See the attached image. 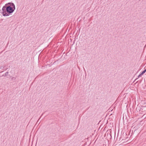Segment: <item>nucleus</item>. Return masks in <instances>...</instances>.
Here are the masks:
<instances>
[{
    "mask_svg": "<svg viewBox=\"0 0 146 146\" xmlns=\"http://www.w3.org/2000/svg\"><path fill=\"white\" fill-rule=\"evenodd\" d=\"M2 66H0V69H1L2 68Z\"/></svg>",
    "mask_w": 146,
    "mask_h": 146,
    "instance_id": "20e7f679",
    "label": "nucleus"
},
{
    "mask_svg": "<svg viewBox=\"0 0 146 146\" xmlns=\"http://www.w3.org/2000/svg\"><path fill=\"white\" fill-rule=\"evenodd\" d=\"M8 72H6V73H5V74L3 75V76H7V75L8 74Z\"/></svg>",
    "mask_w": 146,
    "mask_h": 146,
    "instance_id": "f03ea898",
    "label": "nucleus"
},
{
    "mask_svg": "<svg viewBox=\"0 0 146 146\" xmlns=\"http://www.w3.org/2000/svg\"><path fill=\"white\" fill-rule=\"evenodd\" d=\"M143 74H142V73H141L139 75L138 77H141Z\"/></svg>",
    "mask_w": 146,
    "mask_h": 146,
    "instance_id": "7ed1b4c3",
    "label": "nucleus"
},
{
    "mask_svg": "<svg viewBox=\"0 0 146 146\" xmlns=\"http://www.w3.org/2000/svg\"><path fill=\"white\" fill-rule=\"evenodd\" d=\"M15 9L14 4L13 3H9L3 7L1 12L3 16H7L13 12Z\"/></svg>",
    "mask_w": 146,
    "mask_h": 146,
    "instance_id": "f257e3e1",
    "label": "nucleus"
}]
</instances>
